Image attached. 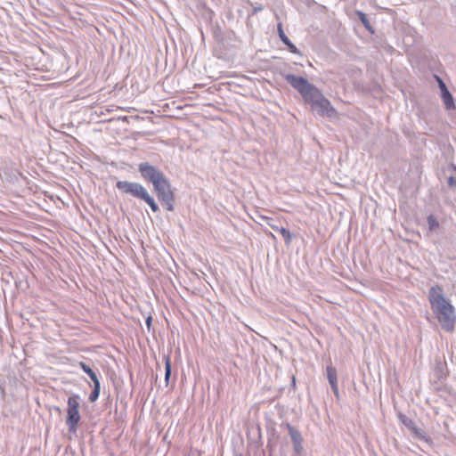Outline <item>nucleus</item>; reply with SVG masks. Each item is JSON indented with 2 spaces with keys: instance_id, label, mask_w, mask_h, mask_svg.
I'll return each mask as SVG.
<instances>
[{
  "instance_id": "nucleus-1",
  "label": "nucleus",
  "mask_w": 456,
  "mask_h": 456,
  "mask_svg": "<svg viewBox=\"0 0 456 456\" xmlns=\"http://www.w3.org/2000/svg\"><path fill=\"white\" fill-rule=\"evenodd\" d=\"M285 79L302 95L307 103L311 104L313 108L317 109L321 115L332 117L337 114L330 102L322 94L318 88L308 83L305 78L288 74L285 76Z\"/></svg>"
},
{
  "instance_id": "nucleus-2",
  "label": "nucleus",
  "mask_w": 456,
  "mask_h": 456,
  "mask_svg": "<svg viewBox=\"0 0 456 456\" xmlns=\"http://www.w3.org/2000/svg\"><path fill=\"white\" fill-rule=\"evenodd\" d=\"M431 310L441 327L449 332L454 330L456 323L455 307L443 293L441 286H434L428 291Z\"/></svg>"
},
{
  "instance_id": "nucleus-3",
  "label": "nucleus",
  "mask_w": 456,
  "mask_h": 456,
  "mask_svg": "<svg viewBox=\"0 0 456 456\" xmlns=\"http://www.w3.org/2000/svg\"><path fill=\"white\" fill-rule=\"evenodd\" d=\"M116 187L124 193L130 194L133 197L144 200L153 212L159 211V208L158 204L142 184L127 181H118L116 183Z\"/></svg>"
},
{
  "instance_id": "nucleus-4",
  "label": "nucleus",
  "mask_w": 456,
  "mask_h": 456,
  "mask_svg": "<svg viewBox=\"0 0 456 456\" xmlns=\"http://www.w3.org/2000/svg\"><path fill=\"white\" fill-rule=\"evenodd\" d=\"M153 185L154 191L157 194L159 200L162 203L167 211L174 210L175 194L171 189L169 181L165 176Z\"/></svg>"
},
{
  "instance_id": "nucleus-5",
  "label": "nucleus",
  "mask_w": 456,
  "mask_h": 456,
  "mask_svg": "<svg viewBox=\"0 0 456 456\" xmlns=\"http://www.w3.org/2000/svg\"><path fill=\"white\" fill-rule=\"evenodd\" d=\"M80 396L78 395H72L67 401V417L66 424L70 432L75 433L77 429L80 421Z\"/></svg>"
},
{
  "instance_id": "nucleus-6",
  "label": "nucleus",
  "mask_w": 456,
  "mask_h": 456,
  "mask_svg": "<svg viewBox=\"0 0 456 456\" xmlns=\"http://www.w3.org/2000/svg\"><path fill=\"white\" fill-rule=\"evenodd\" d=\"M138 169L142 178L151 182L152 184L165 177V175L162 172L148 162L140 163Z\"/></svg>"
},
{
  "instance_id": "nucleus-7",
  "label": "nucleus",
  "mask_w": 456,
  "mask_h": 456,
  "mask_svg": "<svg viewBox=\"0 0 456 456\" xmlns=\"http://www.w3.org/2000/svg\"><path fill=\"white\" fill-rule=\"evenodd\" d=\"M78 364H79L80 368L90 377V379L94 382V389L89 395V401L94 403L98 399L99 395H100V390H101L100 381H99L96 374L94 373V371L87 364H86L84 362H80Z\"/></svg>"
},
{
  "instance_id": "nucleus-8",
  "label": "nucleus",
  "mask_w": 456,
  "mask_h": 456,
  "mask_svg": "<svg viewBox=\"0 0 456 456\" xmlns=\"http://www.w3.org/2000/svg\"><path fill=\"white\" fill-rule=\"evenodd\" d=\"M327 378L331 386L334 394H338V387L337 383V371L332 366L327 367Z\"/></svg>"
},
{
  "instance_id": "nucleus-9",
  "label": "nucleus",
  "mask_w": 456,
  "mask_h": 456,
  "mask_svg": "<svg viewBox=\"0 0 456 456\" xmlns=\"http://www.w3.org/2000/svg\"><path fill=\"white\" fill-rule=\"evenodd\" d=\"M442 98L446 109L452 110L455 108L452 95L448 90L442 93Z\"/></svg>"
},
{
  "instance_id": "nucleus-10",
  "label": "nucleus",
  "mask_w": 456,
  "mask_h": 456,
  "mask_svg": "<svg viewBox=\"0 0 456 456\" xmlns=\"http://www.w3.org/2000/svg\"><path fill=\"white\" fill-rule=\"evenodd\" d=\"M428 224V230L430 232H435L437 230L440 226L438 220L434 215H429L427 217Z\"/></svg>"
},
{
  "instance_id": "nucleus-11",
  "label": "nucleus",
  "mask_w": 456,
  "mask_h": 456,
  "mask_svg": "<svg viewBox=\"0 0 456 456\" xmlns=\"http://www.w3.org/2000/svg\"><path fill=\"white\" fill-rule=\"evenodd\" d=\"M171 375V360L169 356L165 359V379L167 382Z\"/></svg>"
},
{
  "instance_id": "nucleus-12",
  "label": "nucleus",
  "mask_w": 456,
  "mask_h": 456,
  "mask_svg": "<svg viewBox=\"0 0 456 456\" xmlns=\"http://www.w3.org/2000/svg\"><path fill=\"white\" fill-rule=\"evenodd\" d=\"M357 15H358L360 20L362 21V23L364 25V27L368 30L373 32V30L371 29V26H370V24L366 15L363 12H357Z\"/></svg>"
},
{
  "instance_id": "nucleus-13",
  "label": "nucleus",
  "mask_w": 456,
  "mask_h": 456,
  "mask_svg": "<svg viewBox=\"0 0 456 456\" xmlns=\"http://www.w3.org/2000/svg\"><path fill=\"white\" fill-rule=\"evenodd\" d=\"M279 232L281 234V236L283 237L285 242L287 244H289L291 242V240H292V236H291V233L289 230H287L286 228H283L281 227L280 230H279Z\"/></svg>"
},
{
  "instance_id": "nucleus-14",
  "label": "nucleus",
  "mask_w": 456,
  "mask_h": 456,
  "mask_svg": "<svg viewBox=\"0 0 456 456\" xmlns=\"http://www.w3.org/2000/svg\"><path fill=\"white\" fill-rule=\"evenodd\" d=\"M278 33H279V37L281 38V40L284 43V44H288L289 43V37L284 34V31L282 29V25L280 23L278 25Z\"/></svg>"
},
{
  "instance_id": "nucleus-15",
  "label": "nucleus",
  "mask_w": 456,
  "mask_h": 456,
  "mask_svg": "<svg viewBox=\"0 0 456 456\" xmlns=\"http://www.w3.org/2000/svg\"><path fill=\"white\" fill-rule=\"evenodd\" d=\"M411 431L419 438L423 439L425 437V433L422 429L419 428L416 425L413 427V428L411 429Z\"/></svg>"
},
{
  "instance_id": "nucleus-16",
  "label": "nucleus",
  "mask_w": 456,
  "mask_h": 456,
  "mask_svg": "<svg viewBox=\"0 0 456 456\" xmlns=\"http://www.w3.org/2000/svg\"><path fill=\"white\" fill-rule=\"evenodd\" d=\"M401 420L410 430L411 428H413V427L415 426V423L413 420H411L404 416L402 417Z\"/></svg>"
},
{
  "instance_id": "nucleus-17",
  "label": "nucleus",
  "mask_w": 456,
  "mask_h": 456,
  "mask_svg": "<svg viewBox=\"0 0 456 456\" xmlns=\"http://www.w3.org/2000/svg\"><path fill=\"white\" fill-rule=\"evenodd\" d=\"M435 77L439 85L442 93L448 90L444 81L438 76H435Z\"/></svg>"
},
{
  "instance_id": "nucleus-18",
  "label": "nucleus",
  "mask_w": 456,
  "mask_h": 456,
  "mask_svg": "<svg viewBox=\"0 0 456 456\" xmlns=\"http://www.w3.org/2000/svg\"><path fill=\"white\" fill-rule=\"evenodd\" d=\"M289 50L293 53H299L297 48L296 47V45L294 44L291 43L290 40H289V43L288 44H285Z\"/></svg>"
},
{
  "instance_id": "nucleus-19",
  "label": "nucleus",
  "mask_w": 456,
  "mask_h": 456,
  "mask_svg": "<svg viewBox=\"0 0 456 456\" xmlns=\"http://www.w3.org/2000/svg\"><path fill=\"white\" fill-rule=\"evenodd\" d=\"M269 225L271 226V228H273L274 231H277V232H279V230L281 229L278 226L272 224H269Z\"/></svg>"
},
{
  "instance_id": "nucleus-20",
  "label": "nucleus",
  "mask_w": 456,
  "mask_h": 456,
  "mask_svg": "<svg viewBox=\"0 0 456 456\" xmlns=\"http://www.w3.org/2000/svg\"><path fill=\"white\" fill-rule=\"evenodd\" d=\"M448 183H449L450 185H453L454 183H455L454 178L453 177H450Z\"/></svg>"
},
{
  "instance_id": "nucleus-21",
  "label": "nucleus",
  "mask_w": 456,
  "mask_h": 456,
  "mask_svg": "<svg viewBox=\"0 0 456 456\" xmlns=\"http://www.w3.org/2000/svg\"><path fill=\"white\" fill-rule=\"evenodd\" d=\"M151 317L148 318L147 323L150 324Z\"/></svg>"
},
{
  "instance_id": "nucleus-22",
  "label": "nucleus",
  "mask_w": 456,
  "mask_h": 456,
  "mask_svg": "<svg viewBox=\"0 0 456 456\" xmlns=\"http://www.w3.org/2000/svg\"><path fill=\"white\" fill-rule=\"evenodd\" d=\"M454 170L456 171V167H454Z\"/></svg>"
}]
</instances>
